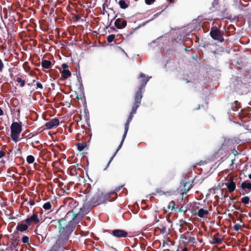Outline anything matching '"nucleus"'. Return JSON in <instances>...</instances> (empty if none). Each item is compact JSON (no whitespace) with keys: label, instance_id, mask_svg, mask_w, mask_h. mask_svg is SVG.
<instances>
[{"label":"nucleus","instance_id":"1","mask_svg":"<svg viewBox=\"0 0 251 251\" xmlns=\"http://www.w3.org/2000/svg\"><path fill=\"white\" fill-rule=\"evenodd\" d=\"M73 214L69 213L66 214L64 218L58 220V232L57 236L71 242L70 240L76 227L78 226L80 221L76 217H73Z\"/></svg>","mask_w":251,"mask_h":251},{"label":"nucleus","instance_id":"2","mask_svg":"<svg viewBox=\"0 0 251 251\" xmlns=\"http://www.w3.org/2000/svg\"><path fill=\"white\" fill-rule=\"evenodd\" d=\"M151 77H147L145 75L140 73L139 76L137 77L138 89L134 96V102L131 112L125 126H128L132 120L133 115L136 113L137 109L141 104V101L143 97V93L145 92V86Z\"/></svg>","mask_w":251,"mask_h":251},{"label":"nucleus","instance_id":"3","mask_svg":"<svg viewBox=\"0 0 251 251\" xmlns=\"http://www.w3.org/2000/svg\"><path fill=\"white\" fill-rule=\"evenodd\" d=\"M87 187L85 191L86 203L89 208V211L93 207L96 206L101 203L106 202L110 198V193L104 194L102 192L98 191L94 196L91 195V188Z\"/></svg>","mask_w":251,"mask_h":251},{"label":"nucleus","instance_id":"4","mask_svg":"<svg viewBox=\"0 0 251 251\" xmlns=\"http://www.w3.org/2000/svg\"><path fill=\"white\" fill-rule=\"evenodd\" d=\"M68 206L70 210L66 214H68L69 213L73 214L72 218L77 217L79 221H81L83 217L89 212V208L87 206V204L86 203L85 199L83 205L81 207H79V203L77 201L74 200H72V201L69 203Z\"/></svg>","mask_w":251,"mask_h":251},{"label":"nucleus","instance_id":"5","mask_svg":"<svg viewBox=\"0 0 251 251\" xmlns=\"http://www.w3.org/2000/svg\"><path fill=\"white\" fill-rule=\"evenodd\" d=\"M210 9L211 12L214 13L216 20H222L225 18L229 19L227 8L222 0H214Z\"/></svg>","mask_w":251,"mask_h":251},{"label":"nucleus","instance_id":"6","mask_svg":"<svg viewBox=\"0 0 251 251\" xmlns=\"http://www.w3.org/2000/svg\"><path fill=\"white\" fill-rule=\"evenodd\" d=\"M69 242L68 240L57 236L55 243L49 251H65V250H69V248L67 246Z\"/></svg>","mask_w":251,"mask_h":251},{"label":"nucleus","instance_id":"7","mask_svg":"<svg viewBox=\"0 0 251 251\" xmlns=\"http://www.w3.org/2000/svg\"><path fill=\"white\" fill-rule=\"evenodd\" d=\"M224 32L221 31L219 28L217 27H212L210 31V35L212 39L215 40H218L221 42L224 41L223 37Z\"/></svg>","mask_w":251,"mask_h":251},{"label":"nucleus","instance_id":"8","mask_svg":"<svg viewBox=\"0 0 251 251\" xmlns=\"http://www.w3.org/2000/svg\"><path fill=\"white\" fill-rule=\"evenodd\" d=\"M11 128V137L12 140L17 142L19 141V138L20 133L22 132V126H10Z\"/></svg>","mask_w":251,"mask_h":251},{"label":"nucleus","instance_id":"9","mask_svg":"<svg viewBox=\"0 0 251 251\" xmlns=\"http://www.w3.org/2000/svg\"><path fill=\"white\" fill-rule=\"evenodd\" d=\"M171 223V220L166 219L160 224L157 228L160 230L161 233L167 234L169 232L167 231V229L169 227V225Z\"/></svg>","mask_w":251,"mask_h":251},{"label":"nucleus","instance_id":"10","mask_svg":"<svg viewBox=\"0 0 251 251\" xmlns=\"http://www.w3.org/2000/svg\"><path fill=\"white\" fill-rule=\"evenodd\" d=\"M25 222L27 225L30 226L32 224H37L40 222V220L38 218V213H34L32 216L28 217L25 220Z\"/></svg>","mask_w":251,"mask_h":251},{"label":"nucleus","instance_id":"11","mask_svg":"<svg viewBox=\"0 0 251 251\" xmlns=\"http://www.w3.org/2000/svg\"><path fill=\"white\" fill-rule=\"evenodd\" d=\"M128 127L129 126H125L124 133V134L123 135V137H122V139L121 140V142L120 145H119V146H118V147L116 152H115V153L113 154V155L110 159V160L109 161V162H108V163L107 164V166L109 165L110 162L112 161V160H113V158L116 155V153L119 151V150L121 148V147H122V146L123 145V143L124 142V140H125V138L126 137L127 131L128 130Z\"/></svg>","mask_w":251,"mask_h":251},{"label":"nucleus","instance_id":"12","mask_svg":"<svg viewBox=\"0 0 251 251\" xmlns=\"http://www.w3.org/2000/svg\"><path fill=\"white\" fill-rule=\"evenodd\" d=\"M111 233L117 238H123L126 237L127 235V232L123 229H114L112 230Z\"/></svg>","mask_w":251,"mask_h":251},{"label":"nucleus","instance_id":"13","mask_svg":"<svg viewBox=\"0 0 251 251\" xmlns=\"http://www.w3.org/2000/svg\"><path fill=\"white\" fill-rule=\"evenodd\" d=\"M240 187L244 191L242 193L243 195H244L246 194H248L250 191H251V182H249L248 181H245L241 183V184L240 185Z\"/></svg>","mask_w":251,"mask_h":251},{"label":"nucleus","instance_id":"14","mask_svg":"<svg viewBox=\"0 0 251 251\" xmlns=\"http://www.w3.org/2000/svg\"><path fill=\"white\" fill-rule=\"evenodd\" d=\"M233 177H230L229 178V182L225 183L226 186L228 191L229 193H232L233 192L236 188V183L233 181Z\"/></svg>","mask_w":251,"mask_h":251},{"label":"nucleus","instance_id":"15","mask_svg":"<svg viewBox=\"0 0 251 251\" xmlns=\"http://www.w3.org/2000/svg\"><path fill=\"white\" fill-rule=\"evenodd\" d=\"M127 25V22L126 20L121 18H118L116 20L114 25L118 29H123L125 28Z\"/></svg>","mask_w":251,"mask_h":251},{"label":"nucleus","instance_id":"16","mask_svg":"<svg viewBox=\"0 0 251 251\" xmlns=\"http://www.w3.org/2000/svg\"><path fill=\"white\" fill-rule=\"evenodd\" d=\"M46 128H43L42 126H41L40 128H38L37 131H34L33 132L30 133L29 135H26L25 137H28L29 138H32L34 136V134L33 133H35V134H37L40 133H41L42 131H43L45 129H51L54 126H46ZM55 127L56 126H55Z\"/></svg>","mask_w":251,"mask_h":251},{"label":"nucleus","instance_id":"17","mask_svg":"<svg viewBox=\"0 0 251 251\" xmlns=\"http://www.w3.org/2000/svg\"><path fill=\"white\" fill-rule=\"evenodd\" d=\"M221 236L219 233H217L214 235L212 241V244L216 245H221L222 243L223 239L221 237H219Z\"/></svg>","mask_w":251,"mask_h":251},{"label":"nucleus","instance_id":"18","mask_svg":"<svg viewBox=\"0 0 251 251\" xmlns=\"http://www.w3.org/2000/svg\"><path fill=\"white\" fill-rule=\"evenodd\" d=\"M28 225L27 224H25L23 223H18L16 229L17 230L21 231V232H24L27 230Z\"/></svg>","mask_w":251,"mask_h":251},{"label":"nucleus","instance_id":"19","mask_svg":"<svg viewBox=\"0 0 251 251\" xmlns=\"http://www.w3.org/2000/svg\"><path fill=\"white\" fill-rule=\"evenodd\" d=\"M241 122H238L240 126H249L251 125V121H248L247 117H244L240 119Z\"/></svg>","mask_w":251,"mask_h":251},{"label":"nucleus","instance_id":"20","mask_svg":"<svg viewBox=\"0 0 251 251\" xmlns=\"http://www.w3.org/2000/svg\"><path fill=\"white\" fill-rule=\"evenodd\" d=\"M208 214V210L203 208L198 209V216L200 218H203Z\"/></svg>","mask_w":251,"mask_h":251},{"label":"nucleus","instance_id":"21","mask_svg":"<svg viewBox=\"0 0 251 251\" xmlns=\"http://www.w3.org/2000/svg\"><path fill=\"white\" fill-rule=\"evenodd\" d=\"M184 190L182 191L181 193L182 196H184V194H186L187 192L188 191L192 188V184H190V182L187 181L185 182L184 184Z\"/></svg>","mask_w":251,"mask_h":251},{"label":"nucleus","instance_id":"22","mask_svg":"<svg viewBox=\"0 0 251 251\" xmlns=\"http://www.w3.org/2000/svg\"><path fill=\"white\" fill-rule=\"evenodd\" d=\"M51 63L48 60H43L41 62V65L43 69H48L51 67Z\"/></svg>","mask_w":251,"mask_h":251},{"label":"nucleus","instance_id":"23","mask_svg":"<svg viewBox=\"0 0 251 251\" xmlns=\"http://www.w3.org/2000/svg\"><path fill=\"white\" fill-rule=\"evenodd\" d=\"M59 124V119L54 118L51 119L50 121L47 122L44 126H58Z\"/></svg>","mask_w":251,"mask_h":251},{"label":"nucleus","instance_id":"24","mask_svg":"<svg viewBox=\"0 0 251 251\" xmlns=\"http://www.w3.org/2000/svg\"><path fill=\"white\" fill-rule=\"evenodd\" d=\"M231 143V140L229 139H224V141L221 145V149H225L230 146Z\"/></svg>","mask_w":251,"mask_h":251},{"label":"nucleus","instance_id":"25","mask_svg":"<svg viewBox=\"0 0 251 251\" xmlns=\"http://www.w3.org/2000/svg\"><path fill=\"white\" fill-rule=\"evenodd\" d=\"M60 71L61 73V77L64 79H67L69 76H70L71 75V73L69 70L62 71L60 70Z\"/></svg>","mask_w":251,"mask_h":251},{"label":"nucleus","instance_id":"26","mask_svg":"<svg viewBox=\"0 0 251 251\" xmlns=\"http://www.w3.org/2000/svg\"><path fill=\"white\" fill-rule=\"evenodd\" d=\"M240 107V103L237 100H235L231 103V108L233 111H237Z\"/></svg>","mask_w":251,"mask_h":251},{"label":"nucleus","instance_id":"27","mask_svg":"<svg viewBox=\"0 0 251 251\" xmlns=\"http://www.w3.org/2000/svg\"><path fill=\"white\" fill-rule=\"evenodd\" d=\"M118 4L120 8L123 9L127 8L129 6V4L126 3L125 0H120Z\"/></svg>","mask_w":251,"mask_h":251},{"label":"nucleus","instance_id":"28","mask_svg":"<svg viewBox=\"0 0 251 251\" xmlns=\"http://www.w3.org/2000/svg\"><path fill=\"white\" fill-rule=\"evenodd\" d=\"M87 144L86 143L82 142V143H77L76 144V146L77 147V149L78 151H82L86 147Z\"/></svg>","mask_w":251,"mask_h":251},{"label":"nucleus","instance_id":"29","mask_svg":"<svg viewBox=\"0 0 251 251\" xmlns=\"http://www.w3.org/2000/svg\"><path fill=\"white\" fill-rule=\"evenodd\" d=\"M174 242L169 240L168 238L167 241H165L164 240L163 241L162 243V247L163 248H167L169 247L171 245H173Z\"/></svg>","mask_w":251,"mask_h":251},{"label":"nucleus","instance_id":"30","mask_svg":"<svg viewBox=\"0 0 251 251\" xmlns=\"http://www.w3.org/2000/svg\"><path fill=\"white\" fill-rule=\"evenodd\" d=\"M88 132H90V129H89L88 130ZM85 132L86 134L87 133V129H85ZM84 130L83 129L81 131H80L79 132H78L77 133L76 136V139L79 140L80 138H82L83 137V134H84Z\"/></svg>","mask_w":251,"mask_h":251},{"label":"nucleus","instance_id":"31","mask_svg":"<svg viewBox=\"0 0 251 251\" xmlns=\"http://www.w3.org/2000/svg\"><path fill=\"white\" fill-rule=\"evenodd\" d=\"M124 187V185H121L119 187H116L114 191L109 192V193H110V196L112 195H115V197L117 196L116 193L117 192H119L123 187Z\"/></svg>","mask_w":251,"mask_h":251},{"label":"nucleus","instance_id":"32","mask_svg":"<svg viewBox=\"0 0 251 251\" xmlns=\"http://www.w3.org/2000/svg\"><path fill=\"white\" fill-rule=\"evenodd\" d=\"M51 202L50 201H48L44 203L43 205V208L45 210H50L51 208Z\"/></svg>","mask_w":251,"mask_h":251},{"label":"nucleus","instance_id":"33","mask_svg":"<svg viewBox=\"0 0 251 251\" xmlns=\"http://www.w3.org/2000/svg\"><path fill=\"white\" fill-rule=\"evenodd\" d=\"M35 158L32 155H28L26 157V161L28 164L33 163L34 161Z\"/></svg>","mask_w":251,"mask_h":251},{"label":"nucleus","instance_id":"34","mask_svg":"<svg viewBox=\"0 0 251 251\" xmlns=\"http://www.w3.org/2000/svg\"><path fill=\"white\" fill-rule=\"evenodd\" d=\"M241 201L244 204H249L250 201V198L248 196H245L242 198Z\"/></svg>","mask_w":251,"mask_h":251},{"label":"nucleus","instance_id":"35","mask_svg":"<svg viewBox=\"0 0 251 251\" xmlns=\"http://www.w3.org/2000/svg\"><path fill=\"white\" fill-rule=\"evenodd\" d=\"M16 81L20 83V87H23L25 85V80H23L21 77H17Z\"/></svg>","mask_w":251,"mask_h":251},{"label":"nucleus","instance_id":"36","mask_svg":"<svg viewBox=\"0 0 251 251\" xmlns=\"http://www.w3.org/2000/svg\"><path fill=\"white\" fill-rule=\"evenodd\" d=\"M115 38V35L114 34H110L108 36L107 38V41L108 43L112 42Z\"/></svg>","mask_w":251,"mask_h":251},{"label":"nucleus","instance_id":"37","mask_svg":"<svg viewBox=\"0 0 251 251\" xmlns=\"http://www.w3.org/2000/svg\"><path fill=\"white\" fill-rule=\"evenodd\" d=\"M77 77L78 81L79 82V88L81 89L83 87V85H82V79H81V78L80 76V73H79L78 74H77Z\"/></svg>","mask_w":251,"mask_h":251},{"label":"nucleus","instance_id":"38","mask_svg":"<svg viewBox=\"0 0 251 251\" xmlns=\"http://www.w3.org/2000/svg\"><path fill=\"white\" fill-rule=\"evenodd\" d=\"M22 241L23 243H26L29 244V237L27 236H24L22 238Z\"/></svg>","mask_w":251,"mask_h":251},{"label":"nucleus","instance_id":"39","mask_svg":"<svg viewBox=\"0 0 251 251\" xmlns=\"http://www.w3.org/2000/svg\"><path fill=\"white\" fill-rule=\"evenodd\" d=\"M187 242L191 243L192 244L196 243V240L194 237H189Z\"/></svg>","mask_w":251,"mask_h":251},{"label":"nucleus","instance_id":"40","mask_svg":"<svg viewBox=\"0 0 251 251\" xmlns=\"http://www.w3.org/2000/svg\"><path fill=\"white\" fill-rule=\"evenodd\" d=\"M179 211L186 212L187 211V207L184 206L183 204L179 208Z\"/></svg>","mask_w":251,"mask_h":251},{"label":"nucleus","instance_id":"41","mask_svg":"<svg viewBox=\"0 0 251 251\" xmlns=\"http://www.w3.org/2000/svg\"><path fill=\"white\" fill-rule=\"evenodd\" d=\"M84 118L85 120V123L83 125H81V126H84L85 124H86L87 126H90V124L89 123V118L86 114L84 116Z\"/></svg>","mask_w":251,"mask_h":251},{"label":"nucleus","instance_id":"42","mask_svg":"<svg viewBox=\"0 0 251 251\" xmlns=\"http://www.w3.org/2000/svg\"><path fill=\"white\" fill-rule=\"evenodd\" d=\"M110 2V0H105L104 3L102 5L103 10H104L106 7H108V3Z\"/></svg>","mask_w":251,"mask_h":251},{"label":"nucleus","instance_id":"43","mask_svg":"<svg viewBox=\"0 0 251 251\" xmlns=\"http://www.w3.org/2000/svg\"><path fill=\"white\" fill-rule=\"evenodd\" d=\"M240 228H241V225L238 224H235L233 226V229H234V230H235L236 231H238L240 229Z\"/></svg>","mask_w":251,"mask_h":251},{"label":"nucleus","instance_id":"44","mask_svg":"<svg viewBox=\"0 0 251 251\" xmlns=\"http://www.w3.org/2000/svg\"><path fill=\"white\" fill-rule=\"evenodd\" d=\"M155 0H145V3L148 5H151L152 4Z\"/></svg>","mask_w":251,"mask_h":251},{"label":"nucleus","instance_id":"45","mask_svg":"<svg viewBox=\"0 0 251 251\" xmlns=\"http://www.w3.org/2000/svg\"><path fill=\"white\" fill-rule=\"evenodd\" d=\"M27 204L31 206L35 204L34 201L33 200L30 199V200L27 201Z\"/></svg>","mask_w":251,"mask_h":251},{"label":"nucleus","instance_id":"46","mask_svg":"<svg viewBox=\"0 0 251 251\" xmlns=\"http://www.w3.org/2000/svg\"><path fill=\"white\" fill-rule=\"evenodd\" d=\"M62 68L63 69V70H68V66L67 64L63 63L62 65Z\"/></svg>","mask_w":251,"mask_h":251},{"label":"nucleus","instance_id":"47","mask_svg":"<svg viewBox=\"0 0 251 251\" xmlns=\"http://www.w3.org/2000/svg\"><path fill=\"white\" fill-rule=\"evenodd\" d=\"M17 244L18 243H16L13 242L11 244V251L13 250V249H14L16 247V246H17Z\"/></svg>","mask_w":251,"mask_h":251},{"label":"nucleus","instance_id":"48","mask_svg":"<svg viewBox=\"0 0 251 251\" xmlns=\"http://www.w3.org/2000/svg\"><path fill=\"white\" fill-rule=\"evenodd\" d=\"M71 127L72 126H65V131L66 132L68 130L70 133H71L72 132Z\"/></svg>","mask_w":251,"mask_h":251},{"label":"nucleus","instance_id":"49","mask_svg":"<svg viewBox=\"0 0 251 251\" xmlns=\"http://www.w3.org/2000/svg\"><path fill=\"white\" fill-rule=\"evenodd\" d=\"M36 86H37V88H39L41 89H42L43 88L42 84L40 82H39L36 83Z\"/></svg>","mask_w":251,"mask_h":251},{"label":"nucleus","instance_id":"50","mask_svg":"<svg viewBox=\"0 0 251 251\" xmlns=\"http://www.w3.org/2000/svg\"><path fill=\"white\" fill-rule=\"evenodd\" d=\"M5 155V153L2 151H0V159Z\"/></svg>","mask_w":251,"mask_h":251},{"label":"nucleus","instance_id":"51","mask_svg":"<svg viewBox=\"0 0 251 251\" xmlns=\"http://www.w3.org/2000/svg\"><path fill=\"white\" fill-rule=\"evenodd\" d=\"M180 238H182V239H184L187 242V241H188V237L184 236L183 235H181Z\"/></svg>","mask_w":251,"mask_h":251},{"label":"nucleus","instance_id":"52","mask_svg":"<svg viewBox=\"0 0 251 251\" xmlns=\"http://www.w3.org/2000/svg\"><path fill=\"white\" fill-rule=\"evenodd\" d=\"M171 206H172V209L174 208V206L175 205V202L173 201H171Z\"/></svg>","mask_w":251,"mask_h":251},{"label":"nucleus","instance_id":"53","mask_svg":"<svg viewBox=\"0 0 251 251\" xmlns=\"http://www.w3.org/2000/svg\"><path fill=\"white\" fill-rule=\"evenodd\" d=\"M21 123H20V124H19L17 122H14L12 124V125L11 126H21Z\"/></svg>","mask_w":251,"mask_h":251},{"label":"nucleus","instance_id":"54","mask_svg":"<svg viewBox=\"0 0 251 251\" xmlns=\"http://www.w3.org/2000/svg\"><path fill=\"white\" fill-rule=\"evenodd\" d=\"M156 192L161 194L162 192L161 190H160V189H157L156 190Z\"/></svg>","mask_w":251,"mask_h":251},{"label":"nucleus","instance_id":"55","mask_svg":"<svg viewBox=\"0 0 251 251\" xmlns=\"http://www.w3.org/2000/svg\"><path fill=\"white\" fill-rule=\"evenodd\" d=\"M170 3H175L177 0H168Z\"/></svg>","mask_w":251,"mask_h":251},{"label":"nucleus","instance_id":"56","mask_svg":"<svg viewBox=\"0 0 251 251\" xmlns=\"http://www.w3.org/2000/svg\"><path fill=\"white\" fill-rule=\"evenodd\" d=\"M80 17H79V15H76V16H75V20H76V21H78V20L80 19Z\"/></svg>","mask_w":251,"mask_h":251},{"label":"nucleus","instance_id":"57","mask_svg":"<svg viewBox=\"0 0 251 251\" xmlns=\"http://www.w3.org/2000/svg\"><path fill=\"white\" fill-rule=\"evenodd\" d=\"M3 114V111L2 109L0 107V116H1Z\"/></svg>","mask_w":251,"mask_h":251},{"label":"nucleus","instance_id":"58","mask_svg":"<svg viewBox=\"0 0 251 251\" xmlns=\"http://www.w3.org/2000/svg\"><path fill=\"white\" fill-rule=\"evenodd\" d=\"M182 251H188V248L187 247H184Z\"/></svg>","mask_w":251,"mask_h":251},{"label":"nucleus","instance_id":"59","mask_svg":"<svg viewBox=\"0 0 251 251\" xmlns=\"http://www.w3.org/2000/svg\"><path fill=\"white\" fill-rule=\"evenodd\" d=\"M233 153L234 154V155H235L236 154H237L238 153V152L236 150H233Z\"/></svg>","mask_w":251,"mask_h":251},{"label":"nucleus","instance_id":"60","mask_svg":"<svg viewBox=\"0 0 251 251\" xmlns=\"http://www.w3.org/2000/svg\"><path fill=\"white\" fill-rule=\"evenodd\" d=\"M11 249H9L8 248H6L4 251H11Z\"/></svg>","mask_w":251,"mask_h":251},{"label":"nucleus","instance_id":"61","mask_svg":"<svg viewBox=\"0 0 251 251\" xmlns=\"http://www.w3.org/2000/svg\"><path fill=\"white\" fill-rule=\"evenodd\" d=\"M149 21H150V20H149V21H146V22L143 23V24H142V25H146L147 23H148Z\"/></svg>","mask_w":251,"mask_h":251},{"label":"nucleus","instance_id":"62","mask_svg":"<svg viewBox=\"0 0 251 251\" xmlns=\"http://www.w3.org/2000/svg\"><path fill=\"white\" fill-rule=\"evenodd\" d=\"M111 28L114 31L116 30V29L114 27H111Z\"/></svg>","mask_w":251,"mask_h":251},{"label":"nucleus","instance_id":"63","mask_svg":"<svg viewBox=\"0 0 251 251\" xmlns=\"http://www.w3.org/2000/svg\"><path fill=\"white\" fill-rule=\"evenodd\" d=\"M233 164V160H231V165H232Z\"/></svg>","mask_w":251,"mask_h":251},{"label":"nucleus","instance_id":"64","mask_svg":"<svg viewBox=\"0 0 251 251\" xmlns=\"http://www.w3.org/2000/svg\"><path fill=\"white\" fill-rule=\"evenodd\" d=\"M249 177L250 179H251V174L249 175Z\"/></svg>","mask_w":251,"mask_h":251}]
</instances>
